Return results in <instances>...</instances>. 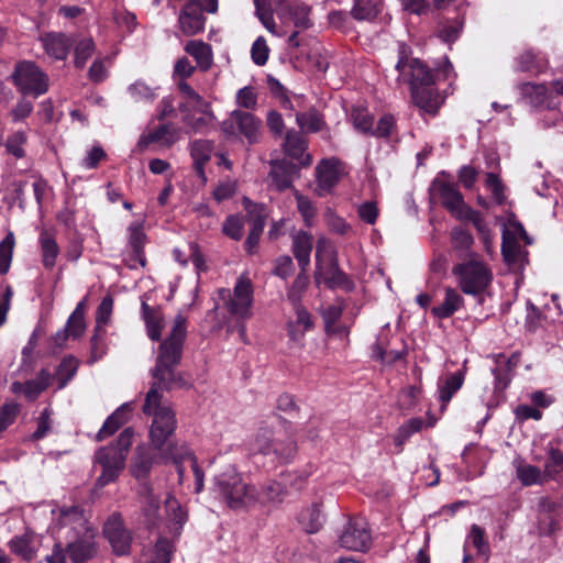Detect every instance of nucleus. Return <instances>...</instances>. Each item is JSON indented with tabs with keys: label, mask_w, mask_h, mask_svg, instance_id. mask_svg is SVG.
<instances>
[{
	"label": "nucleus",
	"mask_w": 563,
	"mask_h": 563,
	"mask_svg": "<svg viewBox=\"0 0 563 563\" xmlns=\"http://www.w3.org/2000/svg\"><path fill=\"white\" fill-rule=\"evenodd\" d=\"M96 45L91 37L80 40L75 46V66L82 68L95 53Z\"/></svg>",
	"instance_id": "51"
},
{
	"label": "nucleus",
	"mask_w": 563,
	"mask_h": 563,
	"mask_svg": "<svg viewBox=\"0 0 563 563\" xmlns=\"http://www.w3.org/2000/svg\"><path fill=\"white\" fill-rule=\"evenodd\" d=\"M291 251L296 257L301 273H305L310 264V255L313 249V236L306 231H297L291 235Z\"/></svg>",
	"instance_id": "21"
},
{
	"label": "nucleus",
	"mask_w": 563,
	"mask_h": 563,
	"mask_svg": "<svg viewBox=\"0 0 563 563\" xmlns=\"http://www.w3.org/2000/svg\"><path fill=\"white\" fill-rule=\"evenodd\" d=\"M295 271L292 258L282 255L274 261L272 274L280 279L289 278Z\"/></svg>",
	"instance_id": "57"
},
{
	"label": "nucleus",
	"mask_w": 563,
	"mask_h": 563,
	"mask_svg": "<svg viewBox=\"0 0 563 563\" xmlns=\"http://www.w3.org/2000/svg\"><path fill=\"white\" fill-rule=\"evenodd\" d=\"M253 450L263 455H272L274 460L287 462L296 453V444L294 441H282L273 437V432L268 428H261L254 440Z\"/></svg>",
	"instance_id": "9"
},
{
	"label": "nucleus",
	"mask_w": 563,
	"mask_h": 563,
	"mask_svg": "<svg viewBox=\"0 0 563 563\" xmlns=\"http://www.w3.org/2000/svg\"><path fill=\"white\" fill-rule=\"evenodd\" d=\"M187 319L178 313L168 336L161 343L156 364L152 369L153 382L145 395L143 413L152 419L150 427V439L162 459H172L177 465V472L181 479L184 470L180 463L187 460L190 463L195 475L196 492L203 487V473L200 471L196 459L188 449L176 452V445L170 441L175 432L177 420L170 404L163 398V391L175 388H184L189 383L183 373L176 371L183 356V345L187 333Z\"/></svg>",
	"instance_id": "1"
},
{
	"label": "nucleus",
	"mask_w": 563,
	"mask_h": 563,
	"mask_svg": "<svg viewBox=\"0 0 563 563\" xmlns=\"http://www.w3.org/2000/svg\"><path fill=\"white\" fill-rule=\"evenodd\" d=\"M129 245L132 249L134 260L142 266L145 265L144 244L146 235L143 227L139 223H132L129 229Z\"/></svg>",
	"instance_id": "42"
},
{
	"label": "nucleus",
	"mask_w": 563,
	"mask_h": 563,
	"mask_svg": "<svg viewBox=\"0 0 563 563\" xmlns=\"http://www.w3.org/2000/svg\"><path fill=\"white\" fill-rule=\"evenodd\" d=\"M236 189V183L231 179H227L218 184L212 195L218 202H222L232 198L235 195Z\"/></svg>",
	"instance_id": "64"
},
{
	"label": "nucleus",
	"mask_w": 563,
	"mask_h": 563,
	"mask_svg": "<svg viewBox=\"0 0 563 563\" xmlns=\"http://www.w3.org/2000/svg\"><path fill=\"white\" fill-rule=\"evenodd\" d=\"M14 85L23 95L37 98L48 90V77L32 62H21L12 74Z\"/></svg>",
	"instance_id": "6"
},
{
	"label": "nucleus",
	"mask_w": 563,
	"mask_h": 563,
	"mask_svg": "<svg viewBox=\"0 0 563 563\" xmlns=\"http://www.w3.org/2000/svg\"><path fill=\"white\" fill-rule=\"evenodd\" d=\"M430 194L437 197L455 218L467 207L456 184L452 181L451 175L444 170L440 172L432 180Z\"/></svg>",
	"instance_id": "7"
},
{
	"label": "nucleus",
	"mask_w": 563,
	"mask_h": 563,
	"mask_svg": "<svg viewBox=\"0 0 563 563\" xmlns=\"http://www.w3.org/2000/svg\"><path fill=\"white\" fill-rule=\"evenodd\" d=\"M244 222L238 214H230L222 224V232L232 240L239 241L243 236Z\"/></svg>",
	"instance_id": "53"
},
{
	"label": "nucleus",
	"mask_w": 563,
	"mask_h": 563,
	"mask_svg": "<svg viewBox=\"0 0 563 563\" xmlns=\"http://www.w3.org/2000/svg\"><path fill=\"white\" fill-rule=\"evenodd\" d=\"M453 274L461 279L460 282H490L493 278L487 265L477 257H472L465 263L455 265Z\"/></svg>",
	"instance_id": "14"
},
{
	"label": "nucleus",
	"mask_w": 563,
	"mask_h": 563,
	"mask_svg": "<svg viewBox=\"0 0 563 563\" xmlns=\"http://www.w3.org/2000/svg\"><path fill=\"white\" fill-rule=\"evenodd\" d=\"M27 133L23 130L12 131L8 134L7 139H3L2 146L9 155H12L16 159L23 158L26 155L25 145L27 144Z\"/></svg>",
	"instance_id": "41"
},
{
	"label": "nucleus",
	"mask_w": 563,
	"mask_h": 563,
	"mask_svg": "<svg viewBox=\"0 0 563 563\" xmlns=\"http://www.w3.org/2000/svg\"><path fill=\"white\" fill-rule=\"evenodd\" d=\"M54 522L52 527L53 534L65 530L63 537L67 540L66 552L73 563H85L97 552L95 542V532L88 526L82 511L74 506L52 511ZM62 538V536H58Z\"/></svg>",
	"instance_id": "2"
},
{
	"label": "nucleus",
	"mask_w": 563,
	"mask_h": 563,
	"mask_svg": "<svg viewBox=\"0 0 563 563\" xmlns=\"http://www.w3.org/2000/svg\"><path fill=\"white\" fill-rule=\"evenodd\" d=\"M380 12V0H354L351 15L357 21H373Z\"/></svg>",
	"instance_id": "43"
},
{
	"label": "nucleus",
	"mask_w": 563,
	"mask_h": 563,
	"mask_svg": "<svg viewBox=\"0 0 563 563\" xmlns=\"http://www.w3.org/2000/svg\"><path fill=\"white\" fill-rule=\"evenodd\" d=\"M408 51L406 44H399L398 60L395 66L398 71L397 80L409 84L410 91L424 86H433L434 76L432 71L418 58H409Z\"/></svg>",
	"instance_id": "5"
},
{
	"label": "nucleus",
	"mask_w": 563,
	"mask_h": 563,
	"mask_svg": "<svg viewBox=\"0 0 563 563\" xmlns=\"http://www.w3.org/2000/svg\"><path fill=\"white\" fill-rule=\"evenodd\" d=\"M38 243L41 246L43 265L46 268H52L55 265L59 254V246L54 235L49 231L43 230L40 233Z\"/></svg>",
	"instance_id": "37"
},
{
	"label": "nucleus",
	"mask_w": 563,
	"mask_h": 563,
	"mask_svg": "<svg viewBox=\"0 0 563 563\" xmlns=\"http://www.w3.org/2000/svg\"><path fill=\"white\" fill-rule=\"evenodd\" d=\"M45 53L57 60L66 59L73 43L64 33H46L41 37Z\"/></svg>",
	"instance_id": "24"
},
{
	"label": "nucleus",
	"mask_w": 563,
	"mask_h": 563,
	"mask_svg": "<svg viewBox=\"0 0 563 563\" xmlns=\"http://www.w3.org/2000/svg\"><path fill=\"white\" fill-rule=\"evenodd\" d=\"M216 302L222 305L228 310L242 319L251 317V306L253 302L252 284H235L233 289L220 288Z\"/></svg>",
	"instance_id": "8"
},
{
	"label": "nucleus",
	"mask_w": 563,
	"mask_h": 563,
	"mask_svg": "<svg viewBox=\"0 0 563 563\" xmlns=\"http://www.w3.org/2000/svg\"><path fill=\"white\" fill-rule=\"evenodd\" d=\"M184 51L195 59L200 71L206 73L211 69L213 49L209 43L201 40H190L184 46Z\"/></svg>",
	"instance_id": "25"
},
{
	"label": "nucleus",
	"mask_w": 563,
	"mask_h": 563,
	"mask_svg": "<svg viewBox=\"0 0 563 563\" xmlns=\"http://www.w3.org/2000/svg\"><path fill=\"white\" fill-rule=\"evenodd\" d=\"M242 205L246 210V219L250 222L251 228H260V230H264L267 218L265 205L253 202L246 197L243 198Z\"/></svg>",
	"instance_id": "46"
},
{
	"label": "nucleus",
	"mask_w": 563,
	"mask_h": 563,
	"mask_svg": "<svg viewBox=\"0 0 563 563\" xmlns=\"http://www.w3.org/2000/svg\"><path fill=\"white\" fill-rule=\"evenodd\" d=\"M310 12L311 10L308 5L303 3H295L278 12V16L282 19L284 24L290 22L297 30L302 31L312 26Z\"/></svg>",
	"instance_id": "27"
},
{
	"label": "nucleus",
	"mask_w": 563,
	"mask_h": 563,
	"mask_svg": "<svg viewBox=\"0 0 563 563\" xmlns=\"http://www.w3.org/2000/svg\"><path fill=\"white\" fill-rule=\"evenodd\" d=\"M296 122L301 130L309 133H317L325 125L323 115L316 108L298 112L296 114Z\"/></svg>",
	"instance_id": "40"
},
{
	"label": "nucleus",
	"mask_w": 563,
	"mask_h": 563,
	"mask_svg": "<svg viewBox=\"0 0 563 563\" xmlns=\"http://www.w3.org/2000/svg\"><path fill=\"white\" fill-rule=\"evenodd\" d=\"M10 551L24 561H32L40 547L38 538L31 531H25L21 536H15L9 543Z\"/></svg>",
	"instance_id": "22"
},
{
	"label": "nucleus",
	"mask_w": 563,
	"mask_h": 563,
	"mask_svg": "<svg viewBox=\"0 0 563 563\" xmlns=\"http://www.w3.org/2000/svg\"><path fill=\"white\" fill-rule=\"evenodd\" d=\"M316 177L319 190L330 192L341 178L339 159H322L316 167Z\"/></svg>",
	"instance_id": "17"
},
{
	"label": "nucleus",
	"mask_w": 563,
	"mask_h": 563,
	"mask_svg": "<svg viewBox=\"0 0 563 563\" xmlns=\"http://www.w3.org/2000/svg\"><path fill=\"white\" fill-rule=\"evenodd\" d=\"M113 309V299L110 295L106 296L97 309L96 316V330L100 331L101 328L107 325L110 321Z\"/></svg>",
	"instance_id": "60"
},
{
	"label": "nucleus",
	"mask_w": 563,
	"mask_h": 563,
	"mask_svg": "<svg viewBox=\"0 0 563 563\" xmlns=\"http://www.w3.org/2000/svg\"><path fill=\"white\" fill-rule=\"evenodd\" d=\"M239 134L244 136L250 144L258 143L262 136V121L250 112L234 110Z\"/></svg>",
	"instance_id": "20"
},
{
	"label": "nucleus",
	"mask_w": 563,
	"mask_h": 563,
	"mask_svg": "<svg viewBox=\"0 0 563 563\" xmlns=\"http://www.w3.org/2000/svg\"><path fill=\"white\" fill-rule=\"evenodd\" d=\"M342 316V307L332 305L322 310V317L324 320V328L329 334H338L340 336L347 335V328L344 325L336 324L338 320Z\"/></svg>",
	"instance_id": "45"
},
{
	"label": "nucleus",
	"mask_w": 563,
	"mask_h": 563,
	"mask_svg": "<svg viewBox=\"0 0 563 563\" xmlns=\"http://www.w3.org/2000/svg\"><path fill=\"white\" fill-rule=\"evenodd\" d=\"M78 362L74 357H65L59 364L55 377L59 382L58 389H62L75 376Z\"/></svg>",
	"instance_id": "50"
},
{
	"label": "nucleus",
	"mask_w": 563,
	"mask_h": 563,
	"mask_svg": "<svg viewBox=\"0 0 563 563\" xmlns=\"http://www.w3.org/2000/svg\"><path fill=\"white\" fill-rule=\"evenodd\" d=\"M269 48L266 44V41L263 36H258L251 48V56L253 62L258 65L263 66L266 64L268 59Z\"/></svg>",
	"instance_id": "62"
},
{
	"label": "nucleus",
	"mask_w": 563,
	"mask_h": 563,
	"mask_svg": "<svg viewBox=\"0 0 563 563\" xmlns=\"http://www.w3.org/2000/svg\"><path fill=\"white\" fill-rule=\"evenodd\" d=\"M350 120L353 124V128L357 132L366 136L371 135L374 125V115L369 113V111L366 108H363L361 106L352 107Z\"/></svg>",
	"instance_id": "44"
},
{
	"label": "nucleus",
	"mask_w": 563,
	"mask_h": 563,
	"mask_svg": "<svg viewBox=\"0 0 563 563\" xmlns=\"http://www.w3.org/2000/svg\"><path fill=\"white\" fill-rule=\"evenodd\" d=\"M194 169L202 183L207 181L205 166L211 159L214 144L210 140H195L189 145Z\"/></svg>",
	"instance_id": "19"
},
{
	"label": "nucleus",
	"mask_w": 563,
	"mask_h": 563,
	"mask_svg": "<svg viewBox=\"0 0 563 563\" xmlns=\"http://www.w3.org/2000/svg\"><path fill=\"white\" fill-rule=\"evenodd\" d=\"M295 197H296V201H297L298 211L300 212L301 217L303 218L305 224L308 228H311L313 225L314 217L317 213V209H316L314 205L308 197H306L299 192H296Z\"/></svg>",
	"instance_id": "54"
},
{
	"label": "nucleus",
	"mask_w": 563,
	"mask_h": 563,
	"mask_svg": "<svg viewBox=\"0 0 563 563\" xmlns=\"http://www.w3.org/2000/svg\"><path fill=\"white\" fill-rule=\"evenodd\" d=\"M197 68L198 67L194 66L186 56L178 58L176 60V63L174 65V69H173L174 81L175 82H177L178 80L187 81V79L190 78L195 74Z\"/></svg>",
	"instance_id": "59"
},
{
	"label": "nucleus",
	"mask_w": 563,
	"mask_h": 563,
	"mask_svg": "<svg viewBox=\"0 0 563 563\" xmlns=\"http://www.w3.org/2000/svg\"><path fill=\"white\" fill-rule=\"evenodd\" d=\"M173 545L167 539L156 542L147 563H169Z\"/></svg>",
	"instance_id": "55"
},
{
	"label": "nucleus",
	"mask_w": 563,
	"mask_h": 563,
	"mask_svg": "<svg viewBox=\"0 0 563 563\" xmlns=\"http://www.w3.org/2000/svg\"><path fill=\"white\" fill-rule=\"evenodd\" d=\"M516 69L518 71L538 73L541 66L537 59V55L532 51H526L517 57Z\"/></svg>",
	"instance_id": "58"
},
{
	"label": "nucleus",
	"mask_w": 563,
	"mask_h": 563,
	"mask_svg": "<svg viewBox=\"0 0 563 563\" xmlns=\"http://www.w3.org/2000/svg\"><path fill=\"white\" fill-rule=\"evenodd\" d=\"M563 473V452L555 448L548 450V460L544 464V475L554 477Z\"/></svg>",
	"instance_id": "52"
},
{
	"label": "nucleus",
	"mask_w": 563,
	"mask_h": 563,
	"mask_svg": "<svg viewBox=\"0 0 563 563\" xmlns=\"http://www.w3.org/2000/svg\"><path fill=\"white\" fill-rule=\"evenodd\" d=\"M298 522L306 532H318L324 522L321 505L313 503L311 506L302 509L298 515Z\"/></svg>",
	"instance_id": "34"
},
{
	"label": "nucleus",
	"mask_w": 563,
	"mask_h": 563,
	"mask_svg": "<svg viewBox=\"0 0 563 563\" xmlns=\"http://www.w3.org/2000/svg\"><path fill=\"white\" fill-rule=\"evenodd\" d=\"M142 314L146 324L147 335L152 341H158L164 324L161 312L152 309L145 301H142Z\"/></svg>",
	"instance_id": "39"
},
{
	"label": "nucleus",
	"mask_w": 563,
	"mask_h": 563,
	"mask_svg": "<svg viewBox=\"0 0 563 563\" xmlns=\"http://www.w3.org/2000/svg\"><path fill=\"white\" fill-rule=\"evenodd\" d=\"M297 173L298 166L286 159L272 163L269 173L272 186L278 191L290 188Z\"/></svg>",
	"instance_id": "18"
},
{
	"label": "nucleus",
	"mask_w": 563,
	"mask_h": 563,
	"mask_svg": "<svg viewBox=\"0 0 563 563\" xmlns=\"http://www.w3.org/2000/svg\"><path fill=\"white\" fill-rule=\"evenodd\" d=\"M514 466L516 468L517 478L523 486L542 484L545 478V475L539 467L528 464L521 459H516Z\"/></svg>",
	"instance_id": "36"
},
{
	"label": "nucleus",
	"mask_w": 563,
	"mask_h": 563,
	"mask_svg": "<svg viewBox=\"0 0 563 563\" xmlns=\"http://www.w3.org/2000/svg\"><path fill=\"white\" fill-rule=\"evenodd\" d=\"M179 129L170 124H161L144 136L145 143H159L165 146L173 145L178 140Z\"/></svg>",
	"instance_id": "38"
},
{
	"label": "nucleus",
	"mask_w": 563,
	"mask_h": 563,
	"mask_svg": "<svg viewBox=\"0 0 563 563\" xmlns=\"http://www.w3.org/2000/svg\"><path fill=\"white\" fill-rule=\"evenodd\" d=\"M155 463V456L150 448L137 446L131 463V473L137 479L145 478Z\"/></svg>",
	"instance_id": "32"
},
{
	"label": "nucleus",
	"mask_w": 563,
	"mask_h": 563,
	"mask_svg": "<svg viewBox=\"0 0 563 563\" xmlns=\"http://www.w3.org/2000/svg\"><path fill=\"white\" fill-rule=\"evenodd\" d=\"M178 90L191 104V109L200 113H209L210 104L203 100V98L185 80H178L176 82Z\"/></svg>",
	"instance_id": "48"
},
{
	"label": "nucleus",
	"mask_w": 563,
	"mask_h": 563,
	"mask_svg": "<svg viewBox=\"0 0 563 563\" xmlns=\"http://www.w3.org/2000/svg\"><path fill=\"white\" fill-rule=\"evenodd\" d=\"M283 146L285 153L292 159H296L300 166L311 164V156L306 153L308 141L301 132L295 130L287 131Z\"/></svg>",
	"instance_id": "16"
},
{
	"label": "nucleus",
	"mask_w": 563,
	"mask_h": 563,
	"mask_svg": "<svg viewBox=\"0 0 563 563\" xmlns=\"http://www.w3.org/2000/svg\"><path fill=\"white\" fill-rule=\"evenodd\" d=\"M295 308V319L287 322V333L291 341L299 342L307 331L313 328V320L310 312L303 306Z\"/></svg>",
	"instance_id": "26"
},
{
	"label": "nucleus",
	"mask_w": 563,
	"mask_h": 563,
	"mask_svg": "<svg viewBox=\"0 0 563 563\" xmlns=\"http://www.w3.org/2000/svg\"><path fill=\"white\" fill-rule=\"evenodd\" d=\"M395 128V118L391 114H384L379 118L377 125H373L369 136L387 139L393 134Z\"/></svg>",
	"instance_id": "56"
},
{
	"label": "nucleus",
	"mask_w": 563,
	"mask_h": 563,
	"mask_svg": "<svg viewBox=\"0 0 563 563\" xmlns=\"http://www.w3.org/2000/svg\"><path fill=\"white\" fill-rule=\"evenodd\" d=\"M328 240L320 238L316 246V282H342L338 263L330 251H328Z\"/></svg>",
	"instance_id": "12"
},
{
	"label": "nucleus",
	"mask_w": 563,
	"mask_h": 563,
	"mask_svg": "<svg viewBox=\"0 0 563 563\" xmlns=\"http://www.w3.org/2000/svg\"><path fill=\"white\" fill-rule=\"evenodd\" d=\"M139 494L141 497L143 523L148 528L157 527L158 523L163 520V516L161 512L159 503L154 496L153 489L148 485L143 484Z\"/></svg>",
	"instance_id": "15"
},
{
	"label": "nucleus",
	"mask_w": 563,
	"mask_h": 563,
	"mask_svg": "<svg viewBox=\"0 0 563 563\" xmlns=\"http://www.w3.org/2000/svg\"><path fill=\"white\" fill-rule=\"evenodd\" d=\"M287 495V488L277 481H268L262 485L258 490L255 487L256 505H275L284 500Z\"/></svg>",
	"instance_id": "29"
},
{
	"label": "nucleus",
	"mask_w": 563,
	"mask_h": 563,
	"mask_svg": "<svg viewBox=\"0 0 563 563\" xmlns=\"http://www.w3.org/2000/svg\"><path fill=\"white\" fill-rule=\"evenodd\" d=\"M463 383L464 373L462 371L456 373H448L439 378V399L441 400L443 407L446 406V404L452 399L453 395L460 390Z\"/></svg>",
	"instance_id": "31"
},
{
	"label": "nucleus",
	"mask_w": 563,
	"mask_h": 563,
	"mask_svg": "<svg viewBox=\"0 0 563 563\" xmlns=\"http://www.w3.org/2000/svg\"><path fill=\"white\" fill-rule=\"evenodd\" d=\"M15 239L13 232H9L0 242V278L10 269Z\"/></svg>",
	"instance_id": "49"
},
{
	"label": "nucleus",
	"mask_w": 563,
	"mask_h": 563,
	"mask_svg": "<svg viewBox=\"0 0 563 563\" xmlns=\"http://www.w3.org/2000/svg\"><path fill=\"white\" fill-rule=\"evenodd\" d=\"M521 246L515 239H509L504 234L501 243V254L509 264L516 263L521 255Z\"/></svg>",
	"instance_id": "61"
},
{
	"label": "nucleus",
	"mask_w": 563,
	"mask_h": 563,
	"mask_svg": "<svg viewBox=\"0 0 563 563\" xmlns=\"http://www.w3.org/2000/svg\"><path fill=\"white\" fill-rule=\"evenodd\" d=\"M212 492L232 509L256 505L255 486L245 483L234 465H228L214 476Z\"/></svg>",
	"instance_id": "4"
},
{
	"label": "nucleus",
	"mask_w": 563,
	"mask_h": 563,
	"mask_svg": "<svg viewBox=\"0 0 563 563\" xmlns=\"http://www.w3.org/2000/svg\"><path fill=\"white\" fill-rule=\"evenodd\" d=\"M371 541L372 536L363 518L350 519L339 536L340 547L351 551H365Z\"/></svg>",
	"instance_id": "10"
},
{
	"label": "nucleus",
	"mask_w": 563,
	"mask_h": 563,
	"mask_svg": "<svg viewBox=\"0 0 563 563\" xmlns=\"http://www.w3.org/2000/svg\"><path fill=\"white\" fill-rule=\"evenodd\" d=\"M51 374L46 369H42L37 377L22 384L15 382L12 384V390L23 393L27 399H35L49 384Z\"/></svg>",
	"instance_id": "33"
},
{
	"label": "nucleus",
	"mask_w": 563,
	"mask_h": 563,
	"mask_svg": "<svg viewBox=\"0 0 563 563\" xmlns=\"http://www.w3.org/2000/svg\"><path fill=\"white\" fill-rule=\"evenodd\" d=\"M103 534L109 541L112 551L117 555H126L130 553L132 544V533L124 526L120 515L113 514L104 523Z\"/></svg>",
	"instance_id": "11"
},
{
	"label": "nucleus",
	"mask_w": 563,
	"mask_h": 563,
	"mask_svg": "<svg viewBox=\"0 0 563 563\" xmlns=\"http://www.w3.org/2000/svg\"><path fill=\"white\" fill-rule=\"evenodd\" d=\"M203 5L201 2L189 1L180 10L178 15V26L186 36H194L205 30L206 18L202 14Z\"/></svg>",
	"instance_id": "13"
},
{
	"label": "nucleus",
	"mask_w": 563,
	"mask_h": 563,
	"mask_svg": "<svg viewBox=\"0 0 563 563\" xmlns=\"http://www.w3.org/2000/svg\"><path fill=\"white\" fill-rule=\"evenodd\" d=\"M165 517L172 532L179 533L187 520V512L173 496L165 500Z\"/></svg>",
	"instance_id": "35"
},
{
	"label": "nucleus",
	"mask_w": 563,
	"mask_h": 563,
	"mask_svg": "<svg viewBox=\"0 0 563 563\" xmlns=\"http://www.w3.org/2000/svg\"><path fill=\"white\" fill-rule=\"evenodd\" d=\"M415 104L426 114L434 117L441 104L442 99L433 86H424L411 91Z\"/></svg>",
	"instance_id": "23"
},
{
	"label": "nucleus",
	"mask_w": 563,
	"mask_h": 563,
	"mask_svg": "<svg viewBox=\"0 0 563 563\" xmlns=\"http://www.w3.org/2000/svg\"><path fill=\"white\" fill-rule=\"evenodd\" d=\"M133 409V402H124L111 416L107 418L97 433V440L102 441L113 434L128 419Z\"/></svg>",
	"instance_id": "30"
},
{
	"label": "nucleus",
	"mask_w": 563,
	"mask_h": 563,
	"mask_svg": "<svg viewBox=\"0 0 563 563\" xmlns=\"http://www.w3.org/2000/svg\"><path fill=\"white\" fill-rule=\"evenodd\" d=\"M522 100L533 108L549 107L548 88L544 84L522 82L518 86Z\"/></svg>",
	"instance_id": "28"
},
{
	"label": "nucleus",
	"mask_w": 563,
	"mask_h": 563,
	"mask_svg": "<svg viewBox=\"0 0 563 563\" xmlns=\"http://www.w3.org/2000/svg\"><path fill=\"white\" fill-rule=\"evenodd\" d=\"M134 432L131 428L124 429L115 443L101 446L95 453L93 465L100 471L96 486L102 488L115 482L125 467L129 450L132 445Z\"/></svg>",
	"instance_id": "3"
},
{
	"label": "nucleus",
	"mask_w": 563,
	"mask_h": 563,
	"mask_svg": "<svg viewBox=\"0 0 563 563\" xmlns=\"http://www.w3.org/2000/svg\"><path fill=\"white\" fill-rule=\"evenodd\" d=\"M456 219L471 221L478 233H486V230L489 229L483 216L468 206Z\"/></svg>",
	"instance_id": "63"
},
{
	"label": "nucleus",
	"mask_w": 563,
	"mask_h": 563,
	"mask_svg": "<svg viewBox=\"0 0 563 563\" xmlns=\"http://www.w3.org/2000/svg\"><path fill=\"white\" fill-rule=\"evenodd\" d=\"M462 297L451 288L446 289L444 301L432 308V313L439 319L451 317L462 306Z\"/></svg>",
	"instance_id": "47"
}]
</instances>
